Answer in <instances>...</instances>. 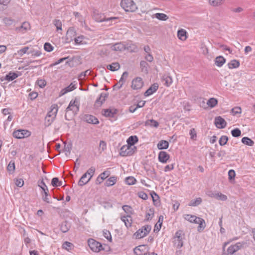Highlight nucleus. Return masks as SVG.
<instances>
[{"instance_id": "obj_36", "label": "nucleus", "mask_w": 255, "mask_h": 255, "mask_svg": "<svg viewBox=\"0 0 255 255\" xmlns=\"http://www.w3.org/2000/svg\"><path fill=\"white\" fill-rule=\"evenodd\" d=\"M242 142L245 145L252 146L254 145V141L248 137H244L242 139Z\"/></svg>"}, {"instance_id": "obj_62", "label": "nucleus", "mask_w": 255, "mask_h": 255, "mask_svg": "<svg viewBox=\"0 0 255 255\" xmlns=\"http://www.w3.org/2000/svg\"><path fill=\"white\" fill-rule=\"evenodd\" d=\"M122 208L126 213L128 214V215L132 214V208L130 206L128 205H124L122 207Z\"/></svg>"}, {"instance_id": "obj_42", "label": "nucleus", "mask_w": 255, "mask_h": 255, "mask_svg": "<svg viewBox=\"0 0 255 255\" xmlns=\"http://www.w3.org/2000/svg\"><path fill=\"white\" fill-rule=\"evenodd\" d=\"M218 104V100L214 98H210L207 102V104L208 106L211 108L215 107Z\"/></svg>"}, {"instance_id": "obj_31", "label": "nucleus", "mask_w": 255, "mask_h": 255, "mask_svg": "<svg viewBox=\"0 0 255 255\" xmlns=\"http://www.w3.org/2000/svg\"><path fill=\"white\" fill-rule=\"evenodd\" d=\"M145 126H150L157 128L159 126V123L153 119L147 120L145 122Z\"/></svg>"}, {"instance_id": "obj_19", "label": "nucleus", "mask_w": 255, "mask_h": 255, "mask_svg": "<svg viewBox=\"0 0 255 255\" xmlns=\"http://www.w3.org/2000/svg\"><path fill=\"white\" fill-rule=\"evenodd\" d=\"M158 88V85L157 83L152 84L144 93V96L147 97L152 95L155 92Z\"/></svg>"}, {"instance_id": "obj_24", "label": "nucleus", "mask_w": 255, "mask_h": 255, "mask_svg": "<svg viewBox=\"0 0 255 255\" xmlns=\"http://www.w3.org/2000/svg\"><path fill=\"white\" fill-rule=\"evenodd\" d=\"M90 180V179L89 177L88 178L87 174L84 173L78 181V185L80 186H83L86 184Z\"/></svg>"}, {"instance_id": "obj_10", "label": "nucleus", "mask_w": 255, "mask_h": 255, "mask_svg": "<svg viewBox=\"0 0 255 255\" xmlns=\"http://www.w3.org/2000/svg\"><path fill=\"white\" fill-rule=\"evenodd\" d=\"M144 85L143 81L141 78L136 77L131 81V88L132 90H137L140 89Z\"/></svg>"}, {"instance_id": "obj_25", "label": "nucleus", "mask_w": 255, "mask_h": 255, "mask_svg": "<svg viewBox=\"0 0 255 255\" xmlns=\"http://www.w3.org/2000/svg\"><path fill=\"white\" fill-rule=\"evenodd\" d=\"M162 81L164 85L169 87L172 83V79L169 76L164 75L162 78Z\"/></svg>"}, {"instance_id": "obj_16", "label": "nucleus", "mask_w": 255, "mask_h": 255, "mask_svg": "<svg viewBox=\"0 0 255 255\" xmlns=\"http://www.w3.org/2000/svg\"><path fill=\"white\" fill-rule=\"evenodd\" d=\"M76 36V31L73 28H69L66 33V39L68 42H71L73 40H75V38Z\"/></svg>"}, {"instance_id": "obj_3", "label": "nucleus", "mask_w": 255, "mask_h": 255, "mask_svg": "<svg viewBox=\"0 0 255 255\" xmlns=\"http://www.w3.org/2000/svg\"><path fill=\"white\" fill-rule=\"evenodd\" d=\"M121 6L127 12H134L137 9L136 4L133 0H122Z\"/></svg>"}, {"instance_id": "obj_33", "label": "nucleus", "mask_w": 255, "mask_h": 255, "mask_svg": "<svg viewBox=\"0 0 255 255\" xmlns=\"http://www.w3.org/2000/svg\"><path fill=\"white\" fill-rule=\"evenodd\" d=\"M70 228L69 224L66 221L62 223L60 225V230L64 233L67 232L69 230Z\"/></svg>"}, {"instance_id": "obj_43", "label": "nucleus", "mask_w": 255, "mask_h": 255, "mask_svg": "<svg viewBox=\"0 0 255 255\" xmlns=\"http://www.w3.org/2000/svg\"><path fill=\"white\" fill-rule=\"evenodd\" d=\"M155 17L158 19L165 21L168 19V16L163 13H156L155 14Z\"/></svg>"}, {"instance_id": "obj_56", "label": "nucleus", "mask_w": 255, "mask_h": 255, "mask_svg": "<svg viewBox=\"0 0 255 255\" xmlns=\"http://www.w3.org/2000/svg\"><path fill=\"white\" fill-rule=\"evenodd\" d=\"M27 54H31V56L33 57H38L41 55V52L39 50H35L34 49H33L28 51Z\"/></svg>"}, {"instance_id": "obj_60", "label": "nucleus", "mask_w": 255, "mask_h": 255, "mask_svg": "<svg viewBox=\"0 0 255 255\" xmlns=\"http://www.w3.org/2000/svg\"><path fill=\"white\" fill-rule=\"evenodd\" d=\"M7 169L9 172H13L15 169V164L13 161H10L7 167Z\"/></svg>"}, {"instance_id": "obj_11", "label": "nucleus", "mask_w": 255, "mask_h": 255, "mask_svg": "<svg viewBox=\"0 0 255 255\" xmlns=\"http://www.w3.org/2000/svg\"><path fill=\"white\" fill-rule=\"evenodd\" d=\"M82 119L83 121L86 122L89 124H99V122L97 118H96L95 116L89 115V114H85L82 116Z\"/></svg>"}, {"instance_id": "obj_51", "label": "nucleus", "mask_w": 255, "mask_h": 255, "mask_svg": "<svg viewBox=\"0 0 255 255\" xmlns=\"http://www.w3.org/2000/svg\"><path fill=\"white\" fill-rule=\"evenodd\" d=\"M29 47L27 46L24 47L21 49L17 51V53L19 56H22L24 54L27 53Z\"/></svg>"}, {"instance_id": "obj_53", "label": "nucleus", "mask_w": 255, "mask_h": 255, "mask_svg": "<svg viewBox=\"0 0 255 255\" xmlns=\"http://www.w3.org/2000/svg\"><path fill=\"white\" fill-rule=\"evenodd\" d=\"M231 134L233 136L237 137L241 135V131L240 129L237 128L231 131Z\"/></svg>"}, {"instance_id": "obj_61", "label": "nucleus", "mask_w": 255, "mask_h": 255, "mask_svg": "<svg viewBox=\"0 0 255 255\" xmlns=\"http://www.w3.org/2000/svg\"><path fill=\"white\" fill-rule=\"evenodd\" d=\"M36 83L38 86L41 88H44L46 85V81L44 79H38L36 81Z\"/></svg>"}, {"instance_id": "obj_5", "label": "nucleus", "mask_w": 255, "mask_h": 255, "mask_svg": "<svg viewBox=\"0 0 255 255\" xmlns=\"http://www.w3.org/2000/svg\"><path fill=\"white\" fill-rule=\"evenodd\" d=\"M135 146H131L128 144L123 145L120 149V155L122 156H127L132 155L135 150Z\"/></svg>"}, {"instance_id": "obj_1", "label": "nucleus", "mask_w": 255, "mask_h": 255, "mask_svg": "<svg viewBox=\"0 0 255 255\" xmlns=\"http://www.w3.org/2000/svg\"><path fill=\"white\" fill-rule=\"evenodd\" d=\"M184 218L191 223L199 224L197 228L199 232H202L206 227L205 220L201 218L198 217L195 215L185 214L184 215Z\"/></svg>"}, {"instance_id": "obj_20", "label": "nucleus", "mask_w": 255, "mask_h": 255, "mask_svg": "<svg viewBox=\"0 0 255 255\" xmlns=\"http://www.w3.org/2000/svg\"><path fill=\"white\" fill-rule=\"evenodd\" d=\"M58 110V107L57 105L56 104H53L51 106L50 111L47 113V115L55 119Z\"/></svg>"}, {"instance_id": "obj_45", "label": "nucleus", "mask_w": 255, "mask_h": 255, "mask_svg": "<svg viewBox=\"0 0 255 255\" xmlns=\"http://www.w3.org/2000/svg\"><path fill=\"white\" fill-rule=\"evenodd\" d=\"M174 244L178 248H181L183 245L182 238H179V239L174 238Z\"/></svg>"}, {"instance_id": "obj_40", "label": "nucleus", "mask_w": 255, "mask_h": 255, "mask_svg": "<svg viewBox=\"0 0 255 255\" xmlns=\"http://www.w3.org/2000/svg\"><path fill=\"white\" fill-rule=\"evenodd\" d=\"M154 210L152 208H150L147 210L145 214V220L146 221L150 220L154 216Z\"/></svg>"}, {"instance_id": "obj_50", "label": "nucleus", "mask_w": 255, "mask_h": 255, "mask_svg": "<svg viewBox=\"0 0 255 255\" xmlns=\"http://www.w3.org/2000/svg\"><path fill=\"white\" fill-rule=\"evenodd\" d=\"M228 140V137L226 135H222L219 141V143L221 146L225 145Z\"/></svg>"}, {"instance_id": "obj_35", "label": "nucleus", "mask_w": 255, "mask_h": 255, "mask_svg": "<svg viewBox=\"0 0 255 255\" xmlns=\"http://www.w3.org/2000/svg\"><path fill=\"white\" fill-rule=\"evenodd\" d=\"M18 76V75L17 73L10 72L6 75L5 79L7 81H10L16 79Z\"/></svg>"}, {"instance_id": "obj_39", "label": "nucleus", "mask_w": 255, "mask_h": 255, "mask_svg": "<svg viewBox=\"0 0 255 255\" xmlns=\"http://www.w3.org/2000/svg\"><path fill=\"white\" fill-rule=\"evenodd\" d=\"M228 65L229 69L237 68L240 66V62L237 60H233Z\"/></svg>"}, {"instance_id": "obj_64", "label": "nucleus", "mask_w": 255, "mask_h": 255, "mask_svg": "<svg viewBox=\"0 0 255 255\" xmlns=\"http://www.w3.org/2000/svg\"><path fill=\"white\" fill-rule=\"evenodd\" d=\"M44 49L47 52H51L53 49V47L49 43H45L44 45Z\"/></svg>"}, {"instance_id": "obj_58", "label": "nucleus", "mask_w": 255, "mask_h": 255, "mask_svg": "<svg viewBox=\"0 0 255 255\" xmlns=\"http://www.w3.org/2000/svg\"><path fill=\"white\" fill-rule=\"evenodd\" d=\"M53 24L56 27L57 30H62V22L60 20H54L53 21Z\"/></svg>"}, {"instance_id": "obj_48", "label": "nucleus", "mask_w": 255, "mask_h": 255, "mask_svg": "<svg viewBox=\"0 0 255 255\" xmlns=\"http://www.w3.org/2000/svg\"><path fill=\"white\" fill-rule=\"evenodd\" d=\"M136 181V179L132 176H129L125 179L126 183L129 185L134 184Z\"/></svg>"}, {"instance_id": "obj_52", "label": "nucleus", "mask_w": 255, "mask_h": 255, "mask_svg": "<svg viewBox=\"0 0 255 255\" xmlns=\"http://www.w3.org/2000/svg\"><path fill=\"white\" fill-rule=\"evenodd\" d=\"M215 196H216L215 198L216 199L221 200V201H226L228 199L227 196L226 195L223 194L222 193H221L220 192L217 193L216 195H215Z\"/></svg>"}, {"instance_id": "obj_9", "label": "nucleus", "mask_w": 255, "mask_h": 255, "mask_svg": "<svg viewBox=\"0 0 255 255\" xmlns=\"http://www.w3.org/2000/svg\"><path fill=\"white\" fill-rule=\"evenodd\" d=\"M12 135L14 137L20 139L30 136V132L27 130L18 129L13 131Z\"/></svg>"}, {"instance_id": "obj_38", "label": "nucleus", "mask_w": 255, "mask_h": 255, "mask_svg": "<svg viewBox=\"0 0 255 255\" xmlns=\"http://www.w3.org/2000/svg\"><path fill=\"white\" fill-rule=\"evenodd\" d=\"M112 49L114 51H122L125 49V46L121 43H117L112 46Z\"/></svg>"}, {"instance_id": "obj_57", "label": "nucleus", "mask_w": 255, "mask_h": 255, "mask_svg": "<svg viewBox=\"0 0 255 255\" xmlns=\"http://www.w3.org/2000/svg\"><path fill=\"white\" fill-rule=\"evenodd\" d=\"M3 21L6 25H11L13 24L14 20L9 17H5L3 19Z\"/></svg>"}, {"instance_id": "obj_30", "label": "nucleus", "mask_w": 255, "mask_h": 255, "mask_svg": "<svg viewBox=\"0 0 255 255\" xmlns=\"http://www.w3.org/2000/svg\"><path fill=\"white\" fill-rule=\"evenodd\" d=\"M107 68L112 71H115L120 69V65L118 62H114L110 65H107Z\"/></svg>"}, {"instance_id": "obj_14", "label": "nucleus", "mask_w": 255, "mask_h": 255, "mask_svg": "<svg viewBox=\"0 0 255 255\" xmlns=\"http://www.w3.org/2000/svg\"><path fill=\"white\" fill-rule=\"evenodd\" d=\"M170 158L169 154L165 151H160L158 153V158L159 161L163 163H165L167 162Z\"/></svg>"}, {"instance_id": "obj_34", "label": "nucleus", "mask_w": 255, "mask_h": 255, "mask_svg": "<svg viewBox=\"0 0 255 255\" xmlns=\"http://www.w3.org/2000/svg\"><path fill=\"white\" fill-rule=\"evenodd\" d=\"M151 196H152L154 205L159 206L160 205V200L158 195L153 191L151 193Z\"/></svg>"}, {"instance_id": "obj_55", "label": "nucleus", "mask_w": 255, "mask_h": 255, "mask_svg": "<svg viewBox=\"0 0 255 255\" xmlns=\"http://www.w3.org/2000/svg\"><path fill=\"white\" fill-rule=\"evenodd\" d=\"M144 104H145V101H143L142 102L141 106H135V105L131 106L129 107V111L130 113H134L137 110V108L143 107Z\"/></svg>"}, {"instance_id": "obj_7", "label": "nucleus", "mask_w": 255, "mask_h": 255, "mask_svg": "<svg viewBox=\"0 0 255 255\" xmlns=\"http://www.w3.org/2000/svg\"><path fill=\"white\" fill-rule=\"evenodd\" d=\"M151 227L150 225H145L141 229L138 230L135 233L134 236L137 239H141L146 236L151 231Z\"/></svg>"}, {"instance_id": "obj_13", "label": "nucleus", "mask_w": 255, "mask_h": 255, "mask_svg": "<svg viewBox=\"0 0 255 255\" xmlns=\"http://www.w3.org/2000/svg\"><path fill=\"white\" fill-rule=\"evenodd\" d=\"M214 124L218 128H224L227 126V122L220 116L215 118Z\"/></svg>"}, {"instance_id": "obj_18", "label": "nucleus", "mask_w": 255, "mask_h": 255, "mask_svg": "<svg viewBox=\"0 0 255 255\" xmlns=\"http://www.w3.org/2000/svg\"><path fill=\"white\" fill-rule=\"evenodd\" d=\"M76 88V84L71 83L70 85L62 89L60 92V96H63L68 92H71Z\"/></svg>"}, {"instance_id": "obj_44", "label": "nucleus", "mask_w": 255, "mask_h": 255, "mask_svg": "<svg viewBox=\"0 0 255 255\" xmlns=\"http://www.w3.org/2000/svg\"><path fill=\"white\" fill-rule=\"evenodd\" d=\"M42 195V199L43 201L48 204H50L52 203L51 201V196L49 193H46V192L43 194V193H41Z\"/></svg>"}, {"instance_id": "obj_12", "label": "nucleus", "mask_w": 255, "mask_h": 255, "mask_svg": "<svg viewBox=\"0 0 255 255\" xmlns=\"http://www.w3.org/2000/svg\"><path fill=\"white\" fill-rule=\"evenodd\" d=\"M30 23L28 22L24 21L20 26L16 27L15 30L17 33H24L30 30Z\"/></svg>"}, {"instance_id": "obj_8", "label": "nucleus", "mask_w": 255, "mask_h": 255, "mask_svg": "<svg viewBox=\"0 0 255 255\" xmlns=\"http://www.w3.org/2000/svg\"><path fill=\"white\" fill-rule=\"evenodd\" d=\"M88 245L92 251L94 252H99L103 249L102 245L98 242L93 239L88 240Z\"/></svg>"}, {"instance_id": "obj_46", "label": "nucleus", "mask_w": 255, "mask_h": 255, "mask_svg": "<svg viewBox=\"0 0 255 255\" xmlns=\"http://www.w3.org/2000/svg\"><path fill=\"white\" fill-rule=\"evenodd\" d=\"M51 185L53 187H58L62 185V182L59 181V179L57 177H54L52 179Z\"/></svg>"}, {"instance_id": "obj_54", "label": "nucleus", "mask_w": 255, "mask_h": 255, "mask_svg": "<svg viewBox=\"0 0 255 255\" xmlns=\"http://www.w3.org/2000/svg\"><path fill=\"white\" fill-rule=\"evenodd\" d=\"M95 172V167H91L85 173L87 174V176L89 175V178H90V179H91V178L94 175Z\"/></svg>"}, {"instance_id": "obj_21", "label": "nucleus", "mask_w": 255, "mask_h": 255, "mask_svg": "<svg viewBox=\"0 0 255 255\" xmlns=\"http://www.w3.org/2000/svg\"><path fill=\"white\" fill-rule=\"evenodd\" d=\"M107 97V95L106 93H102L100 97L97 99L95 103V106L96 107H100L105 101L106 98Z\"/></svg>"}, {"instance_id": "obj_6", "label": "nucleus", "mask_w": 255, "mask_h": 255, "mask_svg": "<svg viewBox=\"0 0 255 255\" xmlns=\"http://www.w3.org/2000/svg\"><path fill=\"white\" fill-rule=\"evenodd\" d=\"M93 17L96 21L99 22L103 21L109 22V25H111L113 21H115L117 19V17H116L106 18L103 14L99 13L95 11L94 12Z\"/></svg>"}, {"instance_id": "obj_28", "label": "nucleus", "mask_w": 255, "mask_h": 255, "mask_svg": "<svg viewBox=\"0 0 255 255\" xmlns=\"http://www.w3.org/2000/svg\"><path fill=\"white\" fill-rule=\"evenodd\" d=\"M117 181V177L116 176H112L108 178L105 183V185L106 186L109 187L114 185Z\"/></svg>"}, {"instance_id": "obj_22", "label": "nucleus", "mask_w": 255, "mask_h": 255, "mask_svg": "<svg viewBox=\"0 0 255 255\" xmlns=\"http://www.w3.org/2000/svg\"><path fill=\"white\" fill-rule=\"evenodd\" d=\"M121 220L124 222L125 226L128 228L131 226L132 218L130 215L123 216L121 217Z\"/></svg>"}, {"instance_id": "obj_37", "label": "nucleus", "mask_w": 255, "mask_h": 255, "mask_svg": "<svg viewBox=\"0 0 255 255\" xmlns=\"http://www.w3.org/2000/svg\"><path fill=\"white\" fill-rule=\"evenodd\" d=\"M202 200L201 198L198 197L194 200H191L188 204L190 206L195 207L200 205L202 203Z\"/></svg>"}, {"instance_id": "obj_49", "label": "nucleus", "mask_w": 255, "mask_h": 255, "mask_svg": "<svg viewBox=\"0 0 255 255\" xmlns=\"http://www.w3.org/2000/svg\"><path fill=\"white\" fill-rule=\"evenodd\" d=\"M210 5L213 6H218L222 4L223 0H209Z\"/></svg>"}, {"instance_id": "obj_41", "label": "nucleus", "mask_w": 255, "mask_h": 255, "mask_svg": "<svg viewBox=\"0 0 255 255\" xmlns=\"http://www.w3.org/2000/svg\"><path fill=\"white\" fill-rule=\"evenodd\" d=\"M74 248V245L70 242L66 241L63 243L62 248L68 251L72 250Z\"/></svg>"}, {"instance_id": "obj_47", "label": "nucleus", "mask_w": 255, "mask_h": 255, "mask_svg": "<svg viewBox=\"0 0 255 255\" xmlns=\"http://www.w3.org/2000/svg\"><path fill=\"white\" fill-rule=\"evenodd\" d=\"M54 118H53L49 116L46 115L45 118L44 125L46 127H48L51 125V124L53 122Z\"/></svg>"}, {"instance_id": "obj_2", "label": "nucleus", "mask_w": 255, "mask_h": 255, "mask_svg": "<svg viewBox=\"0 0 255 255\" xmlns=\"http://www.w3.org/2000/svg\"><path fill=\"white\" fill-rule=\"evenodd\" d=\"M79 111V101L77 98H75L74 100H71L66 109V113L65 118L67 119V114L69 111H72L74 115H76Z\"/></svg>"}, {"instance_id": "obj_29", "label": "nucleus", "mask_w": 255, "mask_h": 255, "mask_svg": "<svg viewBox=\"0 0 255 255\" xmlns=\"http://www.w3.org/2000/svg\"><path fill=\"white\" fill-rule=\"evenodd\" d=\"M186 31L183 29L179 30L177 32V36L179 39L184 41L187 39Z\"/></svg>"}, {"instance_id": "obj_4", "label": "nucleus", "mask_w": 255, "mask_h": 255, "mask_svg": "<svg viewBox=\"0 0 255 255\" xmlns=\"http://www.w3.org/2000/svg\"><path fill=\"white\" fill-rule=\"evenodd\" d=\"M243 243H237L230 246L226 251L223 252L222 255H237L236 253L243 247Z\"/></svg>"}, {"instance_id": "obj_15", "label": "nucleus", "mask_w": 255, "mask_h": 255, "mask_svg": "<svg viewBox=\"0 0 255 255\" xmlns=\"http://www.w3.org/2000/svg\"><path fill=\"white\" fill-rule=\"evenodd\" d=\"M146 249L147 247L145 245L139 246L135 248L134 253L136 255H144L148 252Z\"/></svg>"}, {"instance_id": "obj_23", "label": "nucleus", "mask_w": 255, "mask_h": 255, "mask_svg": "<svg viewBox=\"0 0 255 255\" xmlns=\"http://www.w3.org/2000/svg\"><path fill=\"white\" fill-rule=\"evenodd\" d=\"M87 39L83 35H80L77 37L76 36L74 41L76 44L83 45L87 44Z\"/></svg>"}, {"instance_id": "obj_59", "label": "nucleus", "mask_w": 255, "mask_h": 255, "mask_svg": "<svg viewBox=\"0 0 255 255\" xmlns=\"http://www.w3.org/2000/svg\"><path fill=\"white\" fill-rule=\"evenodd\" d=\"M242 112V109L239 107H236L233 108L231 110V113L233 115L235 116L237 114H241Z\"/></svg>"}, {"instance_id": "obj_26", "label": "nucleus", "mask_w": 255, "mask_h": 255, "mask_svg": "<svg viewBox=\"0 0 255 255\" xmlns=\"http://www.w3.org/2000/svg\"><path fill=\"white\" fill-rule=\"evenodd\" d=\"M157 146L159 149H166L169 146V143L166 140H161L158 142Z\"/></svg>"}, {"instance_id": "obj_63", "label": "nucleus", "mask_w": 255, "mask_h": 255, "mask_svg": "<svg viewBox=\"0 0 255 255\" xmlns=\"http://www.w3.org/2000/svg\"><path fill=\"white\" fill-rule=\"evenodd\" d=\"M110 175V171L108 170H106L101 173L99 176L102 178L104 180L106 179L107 177H108Z\"/></svg>"}, {"instance_id": "obj_27", "label": "nucleus", "mask_w": 255, "mask_h": 255, "mask_svg": "<svg viewBox=\"0 0 255 255\" xmlns=\"http://www.w3.org/2000/svg\"><path fill=\"white\" fill-rule=\"evenodd\" d=\"M127 141L128 145L134 146V144L138 141V138L136 135H132L128 138Z\"/></svg>"}, {"instance_id": "obj_17", "label": "nucleus", "mask_w": 255, "mask_h": 255, "mask_svg": "<svg viewBox=\"0 0 255 255\" xmlns=\"http://www.w3.org/2000/svg\"><path fill=\"white\" fill-rule=\"evenodd\" d=\"M117 113V110L116 109H103L102 114L106 117H114Z\"/></svg>"}, {"instance_id": "obj_32", "label": "nucleus", "mask_w": 255, "mask_h": 255, "mask_svg": "<svg viewBox=\"0 0 255 255\" xmlns=\"http://www.w3.org/2000/svg\"><path fill=\"white\" fill-rule=\"evenodd\" d=\"M215 64L218 67H221L226 62V59L221 56H218L215 59Z\"/></svg>"}]
</instances>
